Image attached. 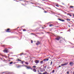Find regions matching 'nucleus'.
<instances>
[{
  "mask_svg": "<svg viewBox=\"0 0 74 74\" xmlns=\"http://www.w3.org/2000/svg\"><path fill=\"white\" fill-rule=\"evenodd\" d=\"M6 31V32H7L8 33H11V30H10V29H7L5 30Z\"/></svg>",
  "mask_w": 74,
  "mask_h": 74,
  "instance_id": "nucleus-1",
  "label": "nucleus"
},
{
  "mask_svg": "<svg viewBox=\"0 0 74 74\" xmlns=\"http://www.w3.org/2000/svg\"><path fill=\"white\" fill-rule=\"evenodd\" d=\"M27 69H31L32 70H33V68H32L31 66H28L27 67Z\"/></svg>",
  "mask_w": 74,
  "mask_h": 74,
  "instance_id": "nucleus-2",
  "label": "nucleus"
},
{
  "mask_svg": "<svg viewBox=\"0 0 74 74\" xmlns=\"http://www.w3.org/2000/svg\"><path fill=\"white\" fill-rule=\"evenodd\" d=\"M8 49H6L3 50V52L5 53L6 52V53H7V52H8Z\"/></svg>",
  "mask_w": 74,
  "mask_h": 74,
  "instance_id": "nucleus-3",
  "label": "nucleus"
},
{
  "mask_svg": "<svg viewBox=\"0 0 74 74\" xmlns=\"http://www.w3.org/2000/svg\"><path fill=\"white\" fill-rule=\"evenodd\" d=\"M35 63H36V64H38V63H39V60H36L34 61Z\"/></svg>",
  "mask_w": 74,
  "mask_h": 74,
  "instance_id": "nucleus-4",
  "label": "nucleus"
},
{
  "mask_svg": "<svg viewBox=\"0 0 74 74\" xmlns=\"http://www.w3.org/2000/svg\"><path fill=\"white\" fill-rule=\"evenodd\" d=\"M69 64L70 65V66H73V65L74 64V63L72 62H70L69 63Z\"/></svg>",
  "mask_w": 74,
  "mask_h": 74,
  "instance_id": "nucleus-5",
  "label": "nucleus"
},
{
  "mask_svg": "<svg viewBox=\"0 0 74 74\" xmlns=\"http://www.w3.org/2000/svg\"><path fill=\"white\" fill-rule=\"evenodd\" d=\"M38 74H49V73H47V72H45V73H43V74H42L41 73H38Z\"/></svg>",
  "mask_w": 74,
  "mask_h": 74,
  "instance_id": "nucleus-6",
  "label": "nucleus"
},
{
  "mask_svg": "<svg viewBox=\"0 0 74 74\" xmlns=\"http://www.w3.org/2000/svg\"><path fill=\"white\" fill-rule=\"evenodd\" d=\"M40 44V42L39 41H38L37 43H36V45H39Z\"/></svg>",
  "mask_w": 74,
  "mask_h": 74,
  "instance_id": "nucleus-7",
  "label": "nucleus"
},
{
  "mask_svg": "<svg viewBox=\"0 0 74 74\" xmlns=\"http://www.w3.org/2000/svg\"><path fill=\"white\" fill-rule=\"evenodd\" d=\"M49 60L48 58H46L43 60L44 61H48Z\"/></svg>",
  "mask_w": 74,
  "mask_h": 74,
  "instance_id": "nucleus-8",
  "label": "nucleus"
},
{
  "mask_svg": "<svg viewBox=\"0 0 74 74\" xmlns=\"http://www.w3.org/2000/svg\"><path fill=\"white\" fill-rule=\"evenodd\" d=\"M60 38L59 37H58L57 38H56V39L57 40H59V39Z\"/></svg>",
  "mask_w": 74,
  "mask_h": 74,
  "instance_id": "nucleus-9",
  "label": "nucleus"
},
{
  "mask_svg": "<svg viewBox=\"0 0 74 74\" xmlns=\"http://www.w3.org/2000/svg\"><path fill=\"white\" fill-rule=\"evenodd\" d=\"M58 20H59V21H62V22H64V21H65L63 20H62L60 18H58Z\"/></svg>",
  "mask_w": 74,
  "mask_h": 74,
  "instance_id": "nucleus-10",
  "label": "nucleus"
},
{
  "mask_svg": "<svg viewBox=\"0 0 74 74\" xmlns=\"http://www.w3.org/2000/svg\"><path fill=\"white\" fill-rule=\"evenodd\" d=\"M33 71H34V72H37V71H36V69H33Z\"/></svg>",
  "mask_w": 74,
  "mask_h": 74,
  "instance_id": "nucleus-11",
  "label": "nucleus"
},
{
  "mask_svg": "<svg viewBox=\"0 0 74 74\" xmlns=\"http://www.w3.org/2000/svg\"><path fill=\"white\" fill-rule=\"evenodd\" d=\"M68 64V62H65L64 64V66H66V65H67Z\"/></svg>",
  "mask_w": 74,
  "mask_h": 74,
  "instance_id": "nucleus-12",
  "label": "nucleus"
},
{
  "mask_svg": "<svg viewBox=\"0 0 74 74\" xmlns=\"http://www.w3.org/2000/svg\"><path fill=\"white\" fill-rule=\"evenodd\" d=\"M49 26H50V27H51L52 26H53V24H50L49 25Z\"/></svg>",
  "mask_w": 74,
  "mask_h": 74,
  "instance_id": "nucleus-13",
  "label": "nucleus"
},
{
  "mask_svg": "<svg viewBox=\"0 0 74 74\" xmlns=\"http://www.w3.org/2000/svg\"><path fill=\"white\" fill-rule=\"evenodd\" d=\"M70 8H74V6H71L70 7Z\"/></svg>",
  "mask_w": 74,
  "mask_h": 74,
  "instance_id": "nucleus-14",
  "label": "nucleus"
},
{
  "mask_svg": "<svg viewBox=\"0 0 74 74\" xmlns=\"http://www.w3.org/2000/svg\"><path fill=\"white\" fill-rule=\"evenodd\" d=\"M26 64H29V63L27 62H25Z\"/></svg>",
  "mask_w": 74,
  "mask_h": 74,
  "instance_id": "nucleus-15",
  "label": "nucleus"
},
{
  "mask_svg": "<svg viewBox=\"0 0 74 74\" xmlns=\"http://www.w3.org/2000/svg\"><path fill=\"white\" fill-rule=\"evenodd\" d=\"M1 47H5V45H1Z\"/></svg>",
  "mask_w": 74,
  "mask_h": 74,
  "instance_id": "nucleus-16",
  "label": "nucleus"
},
{
  "mask_svg": "<svg viewBox=\"0 0 74 74\" xmlns=\"http://www.w3.org/2000/svg\"><path fill=\"white\" fill-rule=\"evenodd\" d=\"M52 63H53V62L52 61H51V64H50V65H51L52 64Z\"/></svg>",
  "mask_w": 74,
  "mask_h": 74,
  "instance_id": "nucleus-17",
  "label": "nucleus"
},
{
  "mask_svg": "<svg viewBox=\"0 0 74 74\" xmlns=\"http://www.w3.org/2000/svg\"><path fill=\"white\" fill-rule=\"evenodd\" d=\"M43 62H44V61H43L42 60L40 62V63H41V64L42 63H43Z\"/></svg>",
  "mask_w": 74,
  "mask_h": 74,
  "instance_id": "nucleus-18",
  "label": "nucleus"
},
{
  "mask_svg": "<svg viewBox=\"0 0 74 74\" xmlns=\"http://www.w3.org/2000/svg\"><path fill=\"white\" fill-rule=\"evenodd\" d=\"M67 20L68 21H70V19H67Z\"/></svg>",
  "mask_w": 74,
  "mask_h": 74,
  "instance_id": "nucleus-19",
  "label": "nucleus"
},
{
  "mask_svg": "<svg viewBox=\"0 0 74 74\" xmlns=\"http://www.w3.org/2000/svg\"><path fill=\"white\" fill-rule=\"evenodd\" d=\"M61 66H64V64H61Z\"/></svg>",
  "mask_w": 74,
  "mask_h": 74,
  "instance_id": "nucleus-20",
  "label": "nucleus"
},
{
  "mask_svg": "<svg viewBox=\"0 0 74 74\" xmlns=\"http://www.w3.org/2000/svg\"><path fill=\"white\" fill-rule=\"evenodd\" d=\"M33 68H36V66H33Z\"/></svg>",
  "mask_w": 74,
  "mask_h": 74,
  "instance_id": "nucleus-21",
  "label": "nucleus"
},
{
  "mask_svg": "<svg viewBox=\"0 0 74 74\" xmlns=\"http://www.w3.org/2000/svg\"><path fill=\"white\" fill-rule=\"evenodd\" d=\"M52 72L53 73H55V70H53Z\"/></svg>",
  "mask_w": 74,
  "mask_h": 74,
  "instance_id": "nucleus-22",
  "label": "nucleus"
},
{
  "mask_svg": "<svg viewBox=\"0 0 74 74\" xmlns=\"http://www.w3.org/2000/svg\"><path fill=\"white\" fill-rule=\"evenodd\" d=\"M23 32H25V31H26V29H23Z\"/></svg>",
  "mask_w": 74,
  "mask_h": 74,
  "instance_id": "nucleus-23",
  "label": "nucleus"
},
{
  "mask_svg": "<svg viewBox=\"0 0 74 74\" xmlns=\"http://www.w3.org/2000/svg\"><path fill=\"white\" fill-rule=\"evenodd\" d=\"M10 64H12V62H10Z\"/></svg>",
  "mask_w": 74,
  "mask_h": 74,
  "instance_id": "nucleus-24",
  "label": "nucleus"
},
{
  "mask_svg": "<svg viewBox=\"0 0 74 74\" xmlns=\"http://www.w3.org/2000/svg\"><path fill=\"white\" fill-rule=\"evenodd\" d=\"M31 42L32 44H33V40H31Z\"/></svg>",
  "mask_w": 74,
  "mask_h": 74,
  "instance_id": "nucleus-25",
  "label": "nucleus"
},
{
  "mask_svg": "<svg viewBox=\"0 0 74 74\" xmlns=\"http://www.w3.org/2000/svg\"><path fill=\"white\" fill-rule=\"evenodd\" d=\"M24 66H25V67H27V68L28 66H27V65H24Z\"/></svg>",
  "mask_w": 74,
  "mask_h": 74,
  "instance_id": "nucleus-26",
  "label": "nucleus"
},
{
  "mask_svg": "<svg viewBox=\"0 0 74 74\" xmlns=\"http://www.w3.org/2000/svg\"><path fill=\"white\" fill-rule=\"evenodd\" d=\"M18 61H20V62H21V60H19V59H18Z\"/></svg>",
  "mask_w": 74,
  "mask_h": 74,
  "instance_id": "nucleus-27",
  "label": "nucleus"
},
{
  "mask_svg": "<svg viewBox=\"0 0 74 74\" xmlns=\"http://www.w3.org/2000/svg\"><path fill=\"white\" fill-rule=\"evenodd\" d=\"M46 68H47V66H45L44 67V69Z\"/></svg>",
  "mask_w": 74,
  "mask_h": 74,
  "instance_id": "nucleus-28",
  "label": "nucleus"
},
{
  "mask_svg": "<svg viewBox=\"0 0 74 74\" xmlns=\"http://www.w3.org/2000/svg\"><path fill=\"white\" fill-rule=\"evenodd\" d=\"M72 15L73 16V17H74V14L73 13V14H72Z\"/></svg>",
  "mask_w": 74,
  "mask_h": 74,
  "instance_id": "nucleus-29",
  "label": "nucleus"
},
{
  "mask_svg": "<svg viewBox=\"0 0 74 74\" xmlns=\"http://www.w3.org/2000/svg\"><path fill=\"white\" fill-rule=\"evenodd\" d=\"M21 4L23 5H24L25 6V4H23V3H21Z\"/></svg>",
  "mask_w": 74,
  "mask_h": 74,
  "instance_id": "nucleus-30",
  "label": "nucleus"
},
{
  "mask_svg": "<svg viewBox=\"0 0 74 74\" xmlns=\"http://www.w3.org/2000/svg\"><path fill=\"white\" fill-rule=\"evenodd\" d=\"M47 69H49V66H48L47 68Z\"/></svg>",
  "mask_w": 74,
  "mask_h": 74,
  "instance_id": "nucleus-31",
  "label": "nucleus"
},
{
  "mask_svg": "<svg viewBox=\"0 0 74 74\" xmlns=\"http://www.w3.org/2000/svg\"><path fill=\"white\" fill-rule=\"evenodd\" d=\"M56 6H57V7H59V6L58 5H56Z\"/></svg>",
  "mask_w": 74,
  "mask_h": 74,
  "instance_id": "nucleus-32",
  "label": "nucleus"
},
{
  "mask_svg": "<svg viewBox=\"0 0 74 74\" xmlns=\"http://www.w3.org/2000/svg\"><path fill=\"white\" fill-rule=\"evenodd\" d=\"M21 62H22V63L23 64V61H21Z\"/></svg>",
  "mask_w": 74,
  "mask_h": 74,
  "instance_id": "nucleus-33",
  "label": "nucleus"
},
{
  "mask_svg": "<svg viewBox=\"0 0 74 74\" xmlns=\"http://www.w3.org/2000/svg\"><path fill=\"white\" fill-rule=\"evenodd\" d=\"M69 16H72V15H70L69 14Z\"/></svg>",
  "mask_w": 74,
  "mask_h": 74,
  "instance_id": "nucleus-34",
  "label": "nucleus"
},
{
  "mask_svg": "<svg viewBox=\"0 0 74 74\" xmlns=\"http://www.w3.org/2000/svg\"><path fill=\"white\" fill-rule=\"evenodd\" d=\"M67 74H69V72H67Z\"/></svg>",
  "mask_w": 74,
  "mask_h": 74,
  "instance_id": "nucleus-35",
  "label": "nucleus"
},
{
  "mask_svg": "<svg viewBox=\"0 0 74 74\" xmlns=\"http://www.w3.org/2000/svg\"><path fill=\"white\" fill-rule=\"evenodd\" d=\"M45 13H46V12H47L46 11H45Z\"/></svg>",
  "mask_w": 74,
  "mask_h": 74,
  "instance_id": "nucleus-36",
  "label": "nucleus"
},
{
  "mask_svg": "<svg viewBox=\"0 0 74 74\" xmlns=\"http://www.w3.org/2000/svg\"><path fill=\"white\" fill-rule=\"evenodd\" d=\"M61 67V66H59V67Z\"/></svg>",
  "mask_w": 74,
  "mask_h": 74,
  "instance_id": "nucleus-37",
  "label": "nucleus"
},
{
  "mask_svg": "<svg viewBox=\"0 0 74 74\" xmlns=\"http://www.w3.org/2000/svg\"><path fill=\"white\" fill-rule=\"evenodd\" d=\"M23 1H24V2H25V1H26L23 0Z\"/></svg>",
  "mask_w": 74,
  "mask_h": 74,
  "instance_id": "nucleus-38",
  "label": "nucleus"
},
{
  "mask_svg": "<svg viewBox=\"0 0 74 74\" xmlns=\"http://www.w3.org/2000/svg\"><path fill=\"white\" fill-rule=\"evenodd\" d=\"M67 15H69L70 14H67Z\"/></svg>",
  "mask_w": 74,
  "mask_h": 74,
  "instance_id": "nucleus-39",
  "label": "nucleus"
},
{
  "mask_svg": "<svg viewBox=\"0 0 74 74\" xmlns=\"http://www.w3.org/2000/svg\"><path fill=\"white\" fill-rule=\"evenodd\" d=\"M19 1H23V0H19Z\"/></svg>",
  "mask_w": 74,
  "mask_h": 74,
  "instance_id": "nucleus-40",
  "label": "nucleus"
},
{
  "mask_svg": "<svg viewBox=\"0 0 74 74\" xmlns=\"http://www.w3.org/2000/svg\"><path fill=\"white\" fill-rule=\"evenodd\" d=\"M31 34H33V33H31Z\"/></svg>",
  "mask_w": 74,
  "mask_h": 74,
  "instance_id": "nucleus-41",
  "label": "nucleus"
},
{
  "mask_svg": "<svg viewBox=\"0 0 74 74\" xmlns=\"http://www.w3.org/2000/svg\"><path fill=\"white\" fill-rule=\"evenodd\" d=\"M18 67H20V66H18Z\"/></svg>",
  "mask_w": 74,
  "mask_h": 74,
  "instance_id": "nucleus-42",
  "label": "nucleus"
},
{
  "mask_svg": "<svg viewBox=\"0 0 74 74\" xmlns=\"http://www.w3.org/2000/svg\"><path fill=\"white\" fill-rule=\"evenodd\" d=\"M11 59H13V58H10Z\"/></svg>",
  "mask_w": 74,
  "mask_h": 74,
  "instance_id": "nucleus-43",
  "label": "nucleus"
},
{
  "mask_svg": "<svg viewBox=\"0 0 74 74\" xmlns=\"http://www.w3.org/2000/svg\"><path fill=\"white\" fill-rule=\"evenodd\" d=\"M38 72H39V71L38 70Z\"/></svg>",
  "mask_w": 74,
  "mask_h": 74,
  "instance_id": "nucleus-44",
  "label": "nucleus"
},
{
  "mask_svg": "<svg viewBox=\"0 0 74 74\" xmlns=\"http://www.w3.org/2000/svg\"><path fill=\"white\" fill-rule=\"evenodd\" d=\"M42 29H44V27H42Z\"/></svg>",
  "mask_w": 74,
  "mask_h": 74,
  "instance_id": "nucleus-45",
  "label": "nucleus"
},
{
  "mask_svg": "<svg viewBox=\"0 0 74 74\" xmlns=\"http://www.w3.org/2000/svg\"><path fill=\"white\" fill-rule=\"evenodd\" d=\"M47 33H49V32H47Z\"/></svg>",
  "mask_w": 74,
  "mask_h": 74,
  "instance_id": "nucleus-46",
  "label": "nucleus"
},
{
  "mask_svg": "<svg viewBox=\"0 0 74 74\" xmlns=\"http://www.w3.org/2000/svg\"><path fill=\"white\" fill-rule=\"evenodd\" d=\"M18 28H19V27H18L17 28V29H18Z\"/></svg>",
  "mask_w": 74,
  "mask_h": 74,
  "instance_id": "nucleus-47",
  "label": "nucleus"
},
{
  "mask_svg": "<svg viewBox=\"0 0 74 74\" xmlns=\"http://www.w3.org/2000/svg\"><path fill=\"white\" fill-rule=\"evenodd\" d=\"M69 27H70V26L69 25Z\"/></svg>",
  "mask_w": 74,
  "mask_h": 74,
  "instance_id": "nucleus-48",
  "label": "nucleus"
},
{
  "mask_svg": "<svg viewBox=\"0 0 74 74\" xmlns=\"http://www.w3.org/2000/svg\"><path fill=\"white\" fill-rule=\"evenodd\" d=\"M32 62H33V60H32Z\"/></svg>",
  "mask_w": 74,
  "mask_h": 74,
  "instance_id": "nucleus-49",
  "label": "nucleus"
},
{
  "mask_svg": "<svg viewBox=\"0 0 74 74\" xmlns=\"http://www.w3.org/2000/svg\"><path fill=\"white\" fill-rule=\"evenodd\" d=\"M23 62H24V61H23Z\"/></svg>",
  "mask_w": 74,
  "mask_h": 74,
  "instance_id": "nucleus-50",
  "label": "nucleus"
}]
</instances>
